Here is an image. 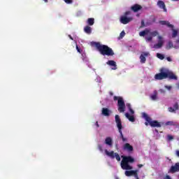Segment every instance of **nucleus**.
<instances>
[{
  "label": "nucleus",
  "mask_w": 179,
  "mask_h": 179,
  "mask_svg": "<svg viewBox=\"0 0 179 179\" xmlns=\"http://www.w3.org/2000/svg\"><path fill=\"white\" fill-rule=\"evenodd\" d=\"M92 45L96 48L101 55L113 57L115 54L114 50L111 48L106 45H101L99 42H93Z\"/></svg>",
  "instance_id": "f257e3e1"
},
{
  "label": "nucleus",
  "mask_w": 179,
  "mask_h": 179,
  "mask_svg": "<svg viewBox=\"0 0 179 179\" xmlns=\"http://www.w3.org/2000/svg\"><path fill=\"white\" fill-rule=\"evenodd\" d=\"M122 159L120 163L122 170H132V166L129 165V163H134L135 159L131 156H122Z\"/></svg>",
  "instance_id": "f03ea898"
},
{
  "label": "nucleus",
  "mask_w": 179,
  "mask_h": 179,
  "mask_svg": "<svg viewBox=\"0 0 179 179\" xmlns=\"http://www.w3.org/2000/svg\"><path fill=\"white\" fill-rule=\"evenodd\" d=\"M115 121L116 122V125L117 127L119 134H120V138L122 140V142H128V139L124 137V134H122V122H121V118H120V115H115Z\"/></svg>",
  "instance_id": "7ed1b4c3"
},
{
  "label": "nucleus",
  "mask_w": 179,
  "mask_h": 179,
  "mask_svg": "<svg viewBox=\"0 0 179 179\" xmlns=\"http://www.w3.org/2000/svg\"><path fill=\"white\" fill-rule=\"evenodd\" d=\"M114 101H117V110L120 113H124L125 111V101L122 96H113Z\"/></svg>",
  "instance_id": "20e7f679"
},
{
  "label": "nucleus",
  "mask_w": 179,
  "mask_h": 179,
  "mask_svg": "<svg viewBox=\"0 0 179 179\" xmlns=\"http://www.w3.org/2000/svg\"><path fill=\"white\" fill-rule=\"evenodd\" d=\"M143 117L149 123L152 128H162V124L157 120H152V118L148 114L143 113Z\"/></svg>",
  "instance_id": "39448f33"
},
{
  "label": "nucleus",
  "mask_w": 179,
  "mask_h": 179,
  "mask_svg": "<svg viewBox=\"0 0 179 179\" xmlns=\"http://www.w3.org/2000/svg\"><path fill=\"white\" fill-rule=\"evenodd\" d=\"M146 34H149V36H151L152 37H156V36L159 35V32H157V31L150 32V29H145L144 31H142L139 33V36L141 37H145Z\"/></svg>",
  "instance_id": "423d86ee"
},
{
  "label": "nucleus",
  "mask_w": 179,
  "mask_h": 179,
  "mask_svg": "<svg viewBox=\"0 0 179 179\" xmlns=\"http://www.w3.org/2000/svg\"><path fill=\"white\" fill-rule=\"evenodd\" d=\"M105 153L107 156L110 157V159H115L117 162H121V157L117 152H114V151L108 152V150H105Z\"/></svg>",
  "instance_id": "0eeeda50"
},
{
  "label": "nucleus",
  "mask_w": 179,
  "mask_h": 179,
  "mask_svg": "<svg viewBox=\"0 0 179 179\" xmlns=\"http://www.w3.org/2000/svg\"><path fill=\"white\" fill-rule=\"evenodd\" d=\"M164 69L160 70L161 73H157L155 76V79L156 80H163V79H167V72H164Z\"/></svg>",
  "instance_id": "6e6552de"
},
{
  "label": "nucleus",
  "mask_w": 179,
  "mask_h": 179,
  "mask_svg": "<svg viewBox=\"0 0 179 179\" xmlns=\"http://www.w3.org/2000/svg\"><path fill=\"white\" fill-rule=\"evenodd\" d=\"M134 18L132 17H127L126 15H122L120 18V22L122 24H128L129 22H132Z\"/></svg>",
  "instance_id": "1a4fd4ad"
},
{
  "label": "nucleus",
  "mask_w": 179,
  "mask_h": 179,
  "mask_svg": "<svg viewBox=\"0 0 179 179\" xmlns=\"http://www.w3.org/2000/svg\"><path fill=\"white\" fill-rule=\"evenodd\" d=\"M125 176H127V177H131V176H134V177L136 179H139V176H138V170L126 171H125Z\"/></svg>",
  "instance_id": "9d476101"
},
{
  "label": "nucleus",
  "mask_w": 179,
  "mask_h": 179,
  "mask_svg": "<svg viewBox=\"0 0 179 179\" xmlns=\"http://www.w3.org/2000/svg\"><path fill=\"white\" fill-rule=\"evenodd\" d=\"M123 150H126L129 153H132L134 152V146L131 145V144L126 143L123 145Z\"/></svg>",
  "instance_id": "9b49d317"
},
{
  "label": "nucleus",
  "mask_w": 179,
  "mask_h": 179,
  "mask_svg": "<svg viewBox=\"0 0 179 179\" xmlns=\"http://www.w3.org/2000/svg\"><path fill=\"white\" fill-rule=\"evenodd\" d=\"M157 5L160 9H163L164 12H167V8H166V3H164V1L159 0Z\"/></svg>",
  "instance_id": "f8f14e48"
},
{
  "label": "nucleus",
  "mask_w": 179,
  "mask_h": 179,
  "mask_svg": "<svg viewBox=\"0 0 179 179\" xmlns=\"http://www.w3.org/2000/svg\"><path fill=\"white\" fill-rule=\"evenodd\" d=\"M158 43L155 45H154V48H156L157 50L159 48H162L163 47V37L159 36H158Z\"/></svg>",
  "instance_id": "ddd939ff"
},
{
  "label": "nucleus",
  "mask_w": 179,
  "mask_h": 179,
  "mask_svg": "<svg viewBox=\"0 0 179 179\" xmlns=\"http://www.w3.org/2000/svg\"><path fill=\"white\" fill-rule=\"evenodd\" d=\"M166 76L169 79H171L172 80H177L178 79V77L176 76V74L173 72L168 71L166 72Z\"/></svg>",
  "instance_id": "4468645a"
},
{
  "label": "nucleus",
  "mask_w": 179,
  "mask_h": 179,
  "mask_svg": "<svg viewBox=\"0 0 179 179\" xmlns=\"http://www.w3.org/2000/svg\"><path fill=\"white\" fill-rule=\"evenodd\" d=\"M146 57H149V52H143L140 55V59H141V64H145V62H146Z\"/></svg>",
  "instance_id": "2eb2a0df"
},
{
  "label": "nucleus",
  "mask_w": 179,
  "mask_h": 179,
  "mask_svg": "<svg viewBox=\"0 0 179 179\" xmlns=\"http://www.w3.org/2000/svg\"><path fill=\"white\" fill-rule=\"evenodd\" d=\"M131 9L134 13L139 12V10H141V9H142V6H141L139 4H134V6H132L131 7Z\"/></svg>",
  "instance_id": "dca6fc26"
},
{
  "label": "nucleus",
  "mask_w": 179,
  "mask_h": 179,
  "mask_svg": "<svg viewBox=\"0 0 179 179\" xmlns=\"http://www.w3.org/2000/svg\"><path fill=\"white\" fill-rule=\"evenodd\" d=\"M179 171V162L175 164L174 166H172L170 169L171 173H177Z\"/></svg>",
  "instance_id": "f3484780"
},
{
  "label": "nucleus",
  "mask_w": 179,
  "mask_h": 179,
  "mask_svg": "<svg viewBox=\"0 0 179 179\" xmlns=\"http://www.w3.org/2000/svg\"><path fill=\"white\" fill-rule=\"evenodd\" d=\"M106 64L109 65V66H113V68H112L113 71L117 69V63L114 60H108Z\"/></svg>",
  "instance_id": "a211bd4d"
},
{
  "label": "nucleus",
  "mask_w": 179,
  "mask_h": 179,
  "mask_svg": "<svg viewBox=\"0 0 179 179\" xmlns=\"http://www.w3.org/2000/svg\"><path fill=\"white\" fill-rule=\"evenodd\" d=\"M159 23L162 26H167L168 27H170L171 29H174V25L170 24V22L169 21L161 20V21H159Z\"/></svg>",
  "instance_id": "6ab92c4d"
},
{
  "label": "nucleus",
  "mask_w": 179,
  "mask_h": 179,
  "mask_svg": "<svg viewBox=\"0 0 179 179\" xmlns=\"http://www.w3.org/2000/svg\"><path fill=\"white\" fill-rule=\"evenodd\" d=\"M125 117L130 121L131 122H135V117L134 115H129V113H125Z\"/></svg>",
  "instance_id": "aec40b11"
},
{
  "label": "nucleus",
  "mask_w": 179,
  "mask_h": 179,
  "mask_svg": "<svg viewBox=\"0 0 179 179\" xmlns=\"http://www.w3.org/2000/svg\"><path fill=\"white\" fill-rule=\"evenodd\" d=\"M102 114L103 115H105V117H109L110 115V110L107 108H102Z\"/></svg>",
  "instance_id": "412c9836"
},
{
  "label": "nucleus",
  "mask_w": 179,
  "mask_h": 179,
  "mask_svg": "<svg viewBox=\"0 0 179 179\" xmlns=\"http://www.w3.org/2000/svg\"><path fill=\"white\" fill-rule=\"evenodd\" d=\"M105 143L108 146H113V139L110 137H107L105 139Z\"/></svg>",
  "instance_id": "4be33fe9"
},
{
  "label": "nucleus",
  "mask_w": 179,
  "mask_h": 179,
  "mask_svg": "<svg viewBox=\"0 0 179 179\" xmlns=\"http://www.w3.org/2000/svg\"><path fill=\"white\" fill-rule=\"evenodd\" d=\"M84 31L87 34H92V27L90 26H86L84 27Z\"/></svg>",
  "instance_id": "5701e85b"
},
{
  "label": "nucleus",
  "mask_w": 179,
  "mask_h": 179,
  "mask_svg": "<svg viewBox=\"0 0 179 179\" xmlns=\"http://www.w3.org/2000/svg\"><path fill=\"white\" fill-rule=\"evenodd\" d=\"M150 97L151 100H152L153 101H156V100L157 99V92L155 90L153 94L150 95Z\"/></svg>",
  "instance_id": "b1692460"
},
{
  "label": "nucleus",
  "mask_w": 179,
  "mask_h": 179,
  "mask_svg": "<svg viewBox=\"0 0 179 179\" xmlns=\"http://www.w3.org/2000/svg\"><path fill=\"white\" fill-rule=\"evenodd\" d=\"M87 24H89V26H93V24H94V18H88L87 20Z\"/></svg>",
  "instance_id": "393cba45"
},
{
  "label": "nucleus",
  "mask_w": 179,
  "mask_h": 179,
  "mask_svg": "<svg viewBox=\"0 0 179 179\" xmlns=\"http://www.w3.org/2000/svg\"><path fill=\"white\" fill-rule=\"evenodd\" d=\"M172 29V38H176V37H177V36H178V31L176 29H174V28H171Z\"/></svg>",
  "instance_id": "a878e982"
},
{
  "label": "nucleus",
  "mask_w": 179,
  "mask_h": 179,
  "mask_svg": "<svg viewBox=\"0 0 179 179\" xmlns=\"http://www.w3.org/2000/svg\"><path fill=\"white\" fill-rule=\"evenodd\" d=\"M165 125L170 126V127H174V125H176V123L173 121H168L165 123Z\"/></svg>",
  "instance_id": "bb28decb"
},
{
  "label": "nucleus",
  "mask_w": 179,
  "mask_h": 179,
  "mask_svg": "<svg viewBox=\"0 0 179 179\" xmlns=\"http://www.w3.org/2000/svg\"><path fill=\"white\" fill-rule=\"evenodd\" d=\"M157 57L159 59H164V55H162V53H157Z\"/></svg>",
  "instance_id": "cd10ccee"
},
{
  "label": "nucleus",
  "mask_w": 179,
  "mask_h": 179,
  "mask_svg": "<svg viewBox=\"0 0 179 179\" xmlns=\"http://www.w3.org/2000/svg\"><path fill=\"white\" fill-rule=\"evenodd\" d=\"M173 108L175 109V111H177V110H178L179 108L178 103L176 102L173 104Z\"/></svg>",
  "instance_id": "c85d7f7f"
},
{
  "label": "nucleus",
  "mask_w": 179,
  "mask_h": 179,
  "mask_svg": "<svg viewBox=\"0 0 179 179\" xmlns=\"http://www.w3.org/2000/svg\"><path fill=\"white\" fill-rule=\"evenodd\" d=\"M173 139H174V136L170 135V134H168L167 135V141H173Z\"/></svg>",
  "instance_id": "c756f323"
},
{
  "label": "nucleus",
  "mask_w": 179,
  "mask_h": 179,
  "mask_svg": "<svg viewBox=\"0 0 179 179\" xmlns=\"http://www.w3.org/2000/svg\"><path fill=\"white\" fill-rule=\"evenodd\" d=\"M152 38H153V37L150 35L149 36L145 37V41H152Z\"/></svg>",
  "instance_id": "7c9ffc66"
},
{
  "label": "nucleus",
  "mask_w": 179,
  "mask_h": 179,
  "mask_svg": "<svg viewBox=\"0 0 179 179\" xmlns=\"http://www.w3.org/2000/svg\"><path fill=\"white\" fill-rule=\"evenodd\" d=\"M146 27V24H145V20H141V28H143V27Z\"/></svg>",
  "instance_id": "2f4dec72"
},
{
  "label": "nucleus",
  "mask_w": 179,
  "mask_h": 179,
  "mask_svg": "<svg viewBox=\"0 0 179 179\" xmlns=\"http://www.w3.org/2000/svg\"><path fill=\"white\" fill-rule=\"evenodd\" d=\"M169 113H176V109L173 108L171 107H169Z\"/></svg>",
  "instance_id": "473e14b6"
},
{
  "label": "nucleus",
  "mask_w": 179,
  "mask_h": 179,
  "mask_svg": "<svg viewBox=\"0 0 179 179\" xmlns=\"http://www.w3.org/2000/svg\"><path fill=\"white\" fill-rule=\"evenodd\" d=\"M98 149L100 150V152H103V145H98Z\"/></svg>",
  "instance_id": "72a5a7b5"
},
{
  "label": "nucleus",
  "mask_w": 179,
  "mask_h": 179,
  "mask_svg": "<svg viewBox=\"0 0 179 179\" xmlns=\"http://www.w3.org/2000/svg\"><path fill=\"white\" fill-rule=\"evenodd\" d=\"M66 3H72L73 2V0H64Z\"/></svg>",
  "instance_id": "f704fd0d"
},
{
  "label": "nucleus",
  "mask_w": 179,
  "mask_h": 179,
  "mask_svg": "<svg viewBox=\"0 0 179 179\" xmlns=\"http://www.w3.org/2000/svg\"><path fill=\"white\" fill-rule=\"evenodd\" d=\"M76 50L78 52H79L80 54H82V50H80V48H79V46H78V45H76Z\"/></svg>",
  "instance_id": "c9c22d12"
},
{
  "label": "nucleus",
  "mask_w": 179,
  "mask_h": 179,
  "mask_svg": "<svg viewBox=\"0 0 179 179\" xmlns=\"http://www.w3.org/2000/svg\"><path fill=\"white\" fill-rule=\"evenodd\" d=\"M129 15H131V11H126V12L124 13V16H128Z\"/></svg>",
  "instance_id": "e433bc0d"
},
{
  "label": "nucleus",
  "mask_w": 179,
  "mask_h": 179,
  "mask_svg": "<svg viewBox=\"0 0 179 179\" xmlns=\"http://www.w3.org/2000/svg\"><path fill=\"white\" fill-rule=\"evenodd\" d=\"M125 36V31H122L121 33H120V37H124Z\"/></svg>",
  "instance_id": "4c0bfd02"
},
{
  "label": "nucleus",
  "mask_w": 179,
  "mask_h": 179,
  "mask_svg": "<svg viewBox=\"0 0 179 179\" xmlns=\"http://www.w3.org/2000/svg\"><path fill=\"white\" fill-rule=\"evenodd\" d=\"M129 111L131 113V114H135V111L132 110V108L129 109Z\"/></svg>",
  "instance_id": "58836bf2"
},
{
  "label": "nucleus",
  "mask_w": 179,
  "mask_h": 179,
  "mask_svg": "<svg viewBox=\"0 0 179 179\" xmlns=\"http://www.w3.org/2000/svg\"><path fill=\"white\" fill-rule=\"evenodd\" d=\"M127 107L129 110L132 108V107L131 106V103H127Z\"/></svg>",
  "instance_id": "ea45409f"
},
{
  "label": "nucleus",
  "mask_w": 179,
  "mask_h": 179,
  "mask_svg": "<svg viewBox=\"0 0 179 179\" xmlns=\"http://www.w3.org/2000/svg\"><path fill=\"white\" fill-rule=\"evenodd\" d=\"M166 59H167V61H168L169 62H171V61H173V60L171 59V57H166Z\"/></svg>",
  "instance_id": "a19ab883"
},
{
  "label": "nucleus",
  "mask_w": 179,
  "mask_h": 179,
  "mask_svg": "<svg viewBox=\"0 0 179 179\" xmlns=\"http://www.w3.org/2000/svg\"><path fill=\"white\" fill-rule=\"evenodd\" d=\"M169 45L170 48H171V47H173V43L169 42Z\"/></svg>",
  "instance_id": "79ce46f5"
},
{
  "label": "nucleus",
  "mask_w": 179,
  "mask_h": 179,
  "mask_svg": "<svg viewBox=\"0 0 179 179\" xmlns=\"http://www.w3.org/2000/svg\"><path fill=\"white\" fill-rule=\"evenodd\" d=\"M168 90H171V86H166L165 87Z\"/></svg>",
  "instance_id": "37998d69"
},
{
  "label": "nucleus",
  "mask_w": 179,
  "mask_h": 179,
  "mask_svg": "<svg viewBox=\"0 0 179 179\" xmlns=\"http://www.w3.org/2000/svg\"><path fill=\"white\" fill-rule=\"evenodd\" d=\"M138 169H142L143 167V164H138Z\"/></svg>",
  "instance_id": "c03bdc74"
},
{
  "label": "nucleus",
  "mask_w": 179,
  "mask_h": 179,
  "mask_svg": "<svg viewBox=\"0 0 179 179\" xmlns=\"http://www.w3.org/2000/svg\"><path fill=\"white\" fill-rule=\"evenodd\" d=\"M150 24H152V23H150V22H146V23H145V27L150 26Z\"/></svg>",
  "instance_id": "a18cd8bd"
},
{
  "label": "nucleus",
  "mask_w": 179,
  "mask_h": 179,
  "mask_svg": "<svg viewBox=\"0 0 179 179\" xmlns=\"http://www.w3.org/2000/svg\"><path fill=\"white\" fill-rule=\"evenodd\" d=\"M176 155L178 157H179V150H176Z\"/></svg>",
  "instance_id": "49530a36"
},
{
  "label": "nucleus",
  "mask_w": 179,
  "mask_h": 179,
  "mask_svg": "<svg viewBox=\"0 0 179 179\" xmlns=\"http://www.w3.org/2000/svg\"><path fill=\"white\" fill-rule=\"evenodd\" d=\"M110 96H114V93L113 92H109Z\"/></svg>",
  "instance_id": "de8ad7c7"
},
{
  "label": "nucleus",
  "mask_w": 179,
  "mask_h": 179,
  "mask_svg": "<svg viewBox=\"0 0 179 179\" xmlns=\"http://www.w3.org/2000/svg\"><path fill=\"white\" fill-rule=\"evenodd\" d=\"M165 179H171V178L169 176H166Z\"/></svg>",
  "instance_id": "09e8293b"
},
{
  "label": "nucleus",
  "mask_w": 179,
  "mask_h": 179,
  "mask_svg": "<svg viewBox=\"0 0 179 179\" xmlns=\"http://www.w3.org/2000/svg\"><path fill=\"white\" fill-rule=\"evenodd\" d=\"M145 125H146V127H148V125H149V122L148 121H146V122H145Z\"/></svg>",
  "instance_id": "8fccbe9b"
},
{
  "label": "nucleus",
  "mask_w": 179,
  "mask_h": 179,
  "mask_svg": "<svg viewBox=\"0 0 179 179\" xmlns=\"http://www.w3.org/2000/svg\"><path fill=\"white\" fill-rule=\"evenodd\" d=\"M96 125L97 128H99V127H100V126L99 125V122H96Z\"/></svg>",
  "instance_id": "3c124183"
},
{
  "label": "nucleus",
  "mask_w": 179,
  "mask_h": 179,
  "mask_svg": "<svg viewBox=\"0 0 179 179\" xmlns=\"http://www.w3.org/2000/svg\"><path fill=\"white\" fill-rule=\"evenodd\" d=\"M69 38H71V40H73V38L72 37V36L69 35Z\"/></svg>",
  "instance_id": "603ef678"
},
{
  "label": "nucleus",
  "mask_w": 179,
  "mask_h": 179,
  "mask_svg": "<svg viewBox=\"0 0 179 179\" xmlns=\"http://www.w3.org/2000/svg\"><path fill=\"white\" fill-rule=\"evenodd\" d=\"M45 1V2H48V0H44Z\"/></svg>",
  "instance_id": "864d4df0"
},
{
  "label": "nucleus",
  "mask_w": 179,
  "mask_h": 179,
  "mask_svg": "<svg viewBox=\"0 0 179 179\" xmlns=\"http://www.w3.org/2000/svg\"><path fill=\"white\" fill-rule=\"evenodd\" d=\"M172 1H179V0H172Z\"/></svg>",
  "instance_id": "5fc2aeb1"
}]
</instances>
